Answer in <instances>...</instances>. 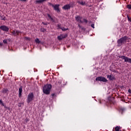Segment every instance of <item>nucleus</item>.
<instances>
[{"label": "nucleus", "instance_id": "obj_1", "mask_svg": "<svg viewBox=\"0 0 131 131\" xmlns=\"http://www.w3.org/2000/svg\"><path fill=\"white\" fill-rule=\"evenodd\" d=\"M51 90H52V85L51 84H47L43 87V93L45 95H50Z\"/></svg>", "mask_w": 131, "mask_h": 131}, {"label": "nucleus", "instance_id": "obj_2", "mask_svg": "<svg viewBox=\"0 0 131 131\" xmlns=\"http://www.w3.org/2000/svg\"><path fill=\"white\" fill-rule=\"evenodd\" d=\"M127 40V36H124L117 40L118 47H121Z\"/></svg>", "mask_w": 131, "mask_h": 131}, {"label": "nucleus", "instance_id": "obj_3", "mask_svg": "<svg viewBox=\"0 0 131 131\" xmlns=\"http://www.w3.org/2000/svg\"><path fill=\"white\" fill-rule=\"evenodd\" d=\"M49 6L50 7H52L53 8H54V10H55V11H56V12L57 13H60V5L59 4H56L55 5H54V4H52V3H49Z\"/></svg>", "mask_w": 131, "mask_h": 131}, {"label": "nucleus", "instance_id": "obj_4", "mask_svg": "<svg viewBox=\"0 0 131 131\" xmlns=\"http://www.w3.org/2000/svg\"><path fill=\"white\" fill-rule=\"evenodd\" d=\"M96 81H103V82H108V80L104 77L100 76L96 78Z\"/></svg>", "mask_w": 131, "mask_h": 131}, {"label": "nucleus", "instance_id": "obj_5", "mask_svg": "<svg viewBox=\"0 0 131 131\" xmlns=\"http://www.w3.org/2000/svg\"><path fill=\"white\" fill-rule=\"evenodd\" d=\"M34 98V95H33V93H30L28 95V100L27 102L28 103H29L31 101L33 100V98Z\"/></svg>", "mask_w": 131, "mask_h": 131}, {"label": "nucleus", "instance_id": "obj_6", "mask_svg": "<svg viewBox=\"0 0 131 131\" xmlns=\"http://www.w3.org/2000/svg\"><path fill=\"white\" fill-rule=\"evenodd\" d=\"M119 58H121V59H123V60H124L125 62H128V63H130L131 64V58H128L125 56H119Z\"/></svg>", "mask_w": 131, "mask_h": 131}, {"label": "nucleus", "instance_id": "obj_7", "mask_svg": "<svg viewBox=\"0 0 131 131\" xmlns=\"http://www.w3.org/2000/svg\"><path fill=\"white\" fill-rule=\"evenodd\" d=\"M67 36H68L67 34H60L59 36H57V39L60 41V40L63 39V38H66Z\"/></svg>", "mask_w": 131, "mask_h": 131}, {"label": "nucleus", "instance_id": "obj_8", "mask_svg": "<svg viewBox=\"0 0 131 131\" xmlns=\"http://www.w3.org/2000/svg\"><path fill=\"white\" fill-rule=\"evenodd\" d=\"M0 29L3 30V31H5L6 32H8V31H9V28L6 26H1L0 27Z\"/></svg>", "mask_w": 131, "mask_h": 131}, {"label": "nucleus", "instance_id": "obj_9", "mask_svg": "<svg viewBox=\"0 0 131 131\" xmlns=\"http://www.w3.org/2000/svg\"><path fill=\"white\" fill-rule=\"evenodd\" d=\"M76 20L77 22H79L80 23H83V21H82V17H80V16H78L75 17Z\"/></svg>", "mask_w": 131, "mask_h": 131}, {"label": "nucleus", "instance_id": "obj_10", "mask_svg": "<svg viewBox=\"0 0 131 131\" xmlns=\"http://www.w3.org/2000/svg\"><path fill=\"white\" fill-rule=\"evenodd\" d=\"M107 78H108L109 80H114L115 79V77L113 74H111L110 75L107 76Z\"/></svg>", "mask_w": 131, "mask_h": 131}, {"label": "nucleus", "instance_id": "obj_11", "mask_svg": "<svg viewBox=\"0 0 131 131\" xmlns=\"http://www.w3.org/2000/svg\"><path fill=\"white\" fill-rule=\"evenodd\" d=\"M18 91H19V94H18L19 97L21 98V96H22V86H21L19 87Z\"/></svg>", "mask_w": 131, "mask_h": 131}, {"label": "nucleus", "instance_id": "obj_12", "mask_svg": "<svg viewBox=\"0 0 131 131\" xmlns=\"http://www.w3.org/2000/svg\"><path fill=\"white\" fill-rule=\"evenodd\" d=\"M63 10H69L70 9V7L69 6V4L64 5L62 7Z\"/></svg>", "mask_w": 131, "mask_h": 131}, {"label": "nucleus", "instance_id": "obj_13", "mask_svg": "<svg viewBox=\"0 0 131 131\" xmlns=\"http://www.w3.org/2000/svg\"><path fill=\"white\" fill-rule=\"evenodd\" d=\"M8 92H9V90H8V89L4 88L2 90L3 94H8Z\"/></svg>", "mask_w": 131, "mask_h": 131}, {"label": "nucleus", "instance_id": "obj_14", "mask_svg": "<svg viewBox=\"0 0 131 131\" xmlns=\"http://www.w3.org/2000/svg\"><path fill=\"white\" fill-rule=\"evenodd\" d=\"M78 4H79V5H81V6H84L85 5V2H80L79 1H77Z\"/></svg>", "mask_w": 131, "mask_h": 131}, {"label": "nucleus", "instance_id": "obj_15", "mask_svg": "<svg viewBox=\"0 0 131 131\" xmlns=\"http://www.w3.org/2000/svg\"><path fill=\"white\" fill-rule=\"evenodd\" d=\"M16 31H17V30H15L11 32V33L12 35H13V36H17V34H16Z\"/></svg>", "mask_w": 131, "mask_h": 131}, {"label": "nucleus", "instance_id": "obj_16", "mask_svg": "<svg viewBox=\"0 0 131 131\" xmlns=\"http://www.w3.org/2000/svg\"><path fill=\"white\" fill-rule=\"evenodd\" d=\"M70 8H73L74 7V2H71L69 4H68Z\"/></svg>", "mask_w": 131, "mask_h": 131}, {"label": "nucleus", "instance_id": "obj_17", "mask_svg": "<svg viewBox=\"0 0 131 131\" xmlns=\"http://www.w3.org/2000/svg\"><path fill=\"white\" fill-rule=\"evenodd\" d=\"M47 16H48V18H49V19H50L51 21H53V22H54V18H52V16H51V15L49 14H47Z\"/></svg>", "mask_w": 131, "mask_h": 131}, {"label": "nucleus", "instance_id": "obj_18", "mask_svg": "<svg viewBox=\"0 0 131 131\" xmlns=\"http://www.w3.org/2000/svg\"><path fill=\"white\" fill-rule=\"evenodd\" d=\"M40 31H41V32H46V31H47V29H46L43 28H41Z\"/></svg>", "mask_w": 131, "mask_h": 131}, {"label": "nucleus", "instance_id": "obj_19", "mask_svg": "<svg viewBox=\"0 0 131 131\" xmlns=\"http://www.w3.org/2000/svg\"><path fill=\"white\" fill-rule=\"evenodd\" d=\"M35 41L36 43H38V44L40 43V41H39V39H38L37 38L35 40Z\"/></svg>", "mask_w": 131, "mask_h": 131}, {"label": "nucleus", "instance_id": "obj_20", "mask_svg": "<svg viewBox=\"0 0 131 131\" xmlns=\"http://www.w3.org/2000/svg\"><path fill=\"white\" fill-rule=\"evenodd\" d=\"M110 101H111V104H114V98L112 97L111 98V99L110 100Z\"/></svg>", "mask_w": 131, "mask_h": 131}, {"label": "nucleus", "instance_id": "obj_21", "mask_svg": "<svg viewBox=\"0 0 131 131\" xmlns=\"http://www.w3.org/2000/svg\"><path fill=\"white\" fill-rule=\"evenodd\" d=\"M41 3H42L41 0H36V4H41Z\"/></svg>", "mask_w": 131, "mask_h": 131}, {"label": "nucleus", "instance_id": "obj_22", "mask_svg": "<svg viewBox=\"0 0 131 131\" xmlns=\"http://www.w3.org/2000/svg\"><path fill=\"white\" fill-rule=\"evenodd\" d=\"M61 29L62 30V31H66V30H68V28L65 29V28H61Z\"/></svg>", "mask_w": 131, "mask_h": 131}, {"label": "nucleus", "instance_id": "obj_23", "mask_svg": "<svg viewBox=\"0 0 131 131\" xmlns=\"http://www.w3.org/2000/svg\"><path fill=\"white\" fill-rule=\"evenodd\" d=\"M127 9H129V10H131V5H127L126 6Z\"/></svg>", "mask_w": 131, "mask_h": 131}, {"label": "nucleus", "instance_id": "obj_24", "mask_svg": "<svg viewBox=\"0 0 131 131\" xmlns=\"http://www.w3.org/2000/svg\"><path fill=\"white\" fill-rule=\"evenodd\" d=\"M16 35H19V33H21V32H20V31H18L16 30Z\"/></svg>", "mask_w": 131, "mask_h": 131}, {"label": "nucleus", "instance_id": "obj_25", "mask_svg": "<svg viewBox=\"0 0 131 131\" xmlns=\"http://www.w3.org/2000/svg\"><path fill=\"white\" fill-rule=\"evenodd\" d=\"M25 39H26V40H30V38L28 37H25Z\"/></svg>", "mask_w": 131, "mask_h": 131}, {"label": "nucleus", "instance_id": "obj_26", "mask_svg": "<svg viewBox=\"0 0 131 131\" xmlns=\"http://www.w3.org/2000/svg\"><path fill=\"white\" fill-rule=\"evenodd\" d=\"M127 18L128 19V20L131 22V18H129V16H128V15H127Z\"/></svg>", "mask_w": 131, "mask_h": 131}, {"label": "nucleus", "instance_id": "obj_27", "mask_svg": "<svg viewBox=\"0 0 131 131\" xmlns=\"http://www.w3.org/2000/svg\"><path fill=\"white\" fill-rule=\"evenodd\" d=\"M83 22H84L85 23H88V20H86V19L85 18H83Z\"/></svg>", "mask_w": 131, "mask_h": 131}, {"label": "nucleus", "instance_id": "obj_28", "mask_svg": "<svg viewBox=\"0 0 131 131\" xmlns=\"http://www.w3.org/2000/svg\"><path fill=\"white\" fill-rule=\"evenodd\" d=\"M42 24L43 25H48V24H49V23H43V22H42Z\"/></svg>", "mask_w": 131, "mask_h": 131}, {"label": "nucleus", "instance_id": "obj_29", "mask_svg": "<svg viewBox=\"0 0 131 131\" xmlns=\"http://www.w3.org/2000/svg\"><path fill=\"white\" fill-rule=\"evenodd\" d=\"M25 122H26L27 123V122L29 121V119H28V118H26V119H25Z\"/></svg>", "mask_w": 131, "mask_h": 131}, {"label": "nucleus", "instance_id": "obj_30", "mask_svg": "<svg viewBox=\"0 0 131 131\" xmlns=\"http://www.w3.org/2000/svg\"><path fill=\"white\" fill-rule=\"evenodd\" d=\"M3 42H4V43H7V40H3Z\"/></svg>", "mask_w": 131, "mask_h": 131}, {"label": "nucleus", "instance_id": "obj_31", "mask_svg": "<svg viewBox=\"0 0 131 131\" xmlns=\"http://www.w3.org/2000/svg\"><path fill=\"white\" fill-rule=\"evenodd\" d=\"M91 27H92V28H95V24H92Z\"/></svg>", "mask_w": 131, "mask_h": 131}, {"label": "nucleus", "instance_id": "obj_32", "mask_svg": "<svg viewBox=\"0 0 131 131\" xmlns=\"http://www.w3.org/2000/svg\"><path fill=\"white\" fill-rule=\"evenodd\" d=\"M58 28H59L60 29H61V28H62L61 27V26H60V25H58Z\"/></svg>", "mask_w": 131, "mask_h": 131}, {"label": "nucleus", "instance_id": "obj_33", "mask_svg": "<svg viewBox=\"0 0 131 131\" xmlns=\"http://www.w3.org/2000/svg\"><path fill=\"white\" fill-rule=\"evenodd\" d=\"M1 20H4L5 21L6 20V17H4L3 18L1 19Z\"/></svg>", "mask_w": 131, "mask_h": 131}, {"label": "nucleus", "instance_id": "obj_34", "mask_svg": "<svg viewBox=\"0 0 131 131\" xmlns=\"http://www.w3.org/2000/svg\"><path fill=\"white\" fill-rule=\"evenodd\" d=\"M128 93H129V94H131V90L129 89L128 91Z\"/></svg>", "mask_w": 131, "mask_h": 131}, {"label": "nucleus", "instance_id": "obj_35", "mask_svg": "<svg viewBox=\"0 0 131 131\" xmlns=\"http://www.w3.org/2000/svg\"><path fill=\"white\" fill-rule=\"evenodd\" d=\"M0 104H1L2 105V106H5V103H3V102H2V103H1Z\"/></svg>", "mask_w": 131, "mask_h": 131}, {"label": "nucleus", "instance_id": "obj_36", "mask_svg": "<svg viewBox=\"0 0 131 131\" xmlns=\"http://www.w3.org/2000/svg\"><path fill=\"white\" fill-rule=\"evenodd\" d=\"M20 1V2H26V0H18Z\"/></svg>", "mask_w": 131, "mask_h": 131}, {"label": "nucleus", "instance_id": "obj_37", "mask_svg": "<svg viewBox=\"0 0 131 131\" xmlns=\"http://www.w3.org/2000/svg\"><path fill=\"white\" fill-rule=\"evenodd\" d=\"M78 27H79V28H82V27H81V26H80V25H78Z\"/></svg>", "mask_w": 131, "mask_h": 131}, {"label": "nucleus", "instance_id": "obj_38", "mask_svg": "<svg viewBox=\"0 0 131 131\" xmlns=\"http://www.w3.org/2000/svg\"><path fill=\"white\" fill-rule=\"evenodd\" d=\"M51 96H52V97H54L55 96V94H52V95H51Z\"/></svg>", "mask_w": 131, "mask_h": 131}, {"label": "nucleus", "instance_id": "obj_39", "mask_svg": "<svg viewBox=\"0 0 131 131\" xmlns=\"http://www.w3.org/2000/svg\"><path fill=\"white\" fill-rule=\"evenodd\" d=\"M42 1V3H43L45 2H46L47 0H41Z\"/></svg>", "mask_w": 131, "mask_h": 131}, {"label": "nucleus", "instance_id": "obj_40", "mask_svg": "<svg viewBox=\"0 0 131 131\" xmlns=\"http://www.w3.org/2000/svg\"><path fill=\"white\" fill-rule=\"evenodd\" d=\"M82 30H84V28L82 27L81 28Z\"/></svg>", "mask_w": 131, "mask_h": 131}, {"label": "nucleus", "instance_id": "obj_41", "mask_svg": "<svg viewBox=\"0 0 131 131\" xmlns=\"http://www.w3.org/2000/svg\"><path fill=\"white\" fill-rule=\"evenodd\" d=\"M3 46V43H0V47H2Z\"/></svg>", "mask_w": 131, "mask_h": 131}, {"label": "nucleus", "instance_id": "obj_42", "mask_svg": "<svg viewBox=\"0 0 131 131\" xmlns=\"http://www.w3.org/2000/svg\"><path fill=\"white\" fill-rule=\"evenodd\" d=\"M2 103H3V101L1 100H0V104H2Z\"/></svg>", "mask_w": 131, "mask_h": 131}, {"label": "nucleus", "instance_id": "obj_43", "mask_svg": "<svg viewBox=\"0 0 131 131\" xmlns=\"http://www.w3.org/2000/svg\"><path fill=\"white\" fill-rule=\"evenodd\" d=\"M89 23H90V24H91V23H92V20H90V21H89Z\"/></svg>", "mask_w": 131, "mask_h": 131}, {"label": "nucleus", "instance_id": "obj_44", "mask_svg": "<svg viewBox=\"0 0 131 131\" xmlns=\"http://www.w3.org/2000/svg\"><path fill=\"white\" fill-rule=\"evenodd\" d=\"M1 20H2V19H3V16H1Z\"/></svg>", "mask_w": 131, "mask_h": 131}, {"label": "nucleus", "instance_id": "obj_45", "mask_svg": "<svg viewBox=\"0 0 131 131\" xmlns=\"http://www.w3.org/2000/svg\"><path fill=\"white\" fill-rule=\"evenodd\" d=\"M58 83H59V84H61V82H58Z\"/></svg>", "mask_w": 131, "mask_h": 131}, {"label": "nucleus", "instance_id": "obj_46", "mask_svg": "<svg viewBox=\"0 0 131 131\" xmlns=\"http://www.w3.org/2000/svg\"><path fill=\"white\" fill-rule=\"evenodd\" d=\"M122 112H123V110H122Z\"/></svg>", "mask_w": 131, "mask_h": 131}, {"label": "nucleus", "instance_id": "obj_47", "mask_svg": "<svg viewBox=\"0 0 131 131\" xmlns=\"http://www.w3.org/2000/svg\"><path fill=\"white\" fill-rule=\"evenodd\" d=\"M5 108H8L7 106H5Z\"/></svg>", "mask_w": 131, "mask_h": 131}, {"label": "nucleus", "instance_id": "obj_48", "mask_svg": "<svg viewBox=\"0 0 131 131\" xmlns=\"http://www.w3.org/2000/svg\"><path fill=\"white\" fill-rule=\"evenodd\" d=\"M89 7H92V6H90Z\"/></svg>", "mask_w": 131, "mask_h": 131}]
</instances>
